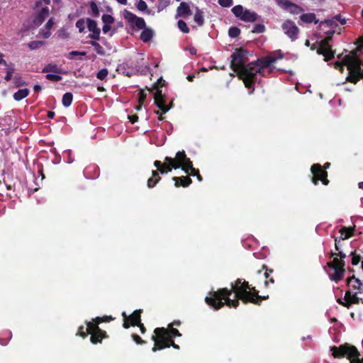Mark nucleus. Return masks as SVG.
<instances>
[{
  "label": "nucleus",
  "instance_id": "nucleus-1",
  "mask_svg": "<svg viewBox=\"0 0 363 363\" xmlns=\"http://www.w3.org/2000/svg\"><path fill=\"white\" fill-rule=\"evenodd\" d=\"M231 288H222L217 291H212L209 296L206 297V303L218 310L225 305L230 308H237L241 300L244 303H248V299L252 297L255 286H251L248 281L242 279H238L235 283H231Z\"/></svg>",
  "mask_w": 363,
  "mask_h": 363
},
{
  "label": "nucleus",
  "instance_id": "nucleus-2",
  "mask_svg": "<svg viewBox=\"0 0 363 363\" xmlns=\"http://www.w3.org/2000/svg\"><path fill=\"white\" fill-rule=\"evenodd\" d=\"M248 54L249 52L242 48L236 49L231 55L230 68L243 81L245 87L252 89L257 81V71L255 69L252 70L254 63H247Z\"/></svg>",
  "mask_w": 363,
  "mask_h": 363
},
{
  "label": "nucleus",
  "instance_id": "nucleus-3",
  "mask_svg": "<svg viewBox=\"0 0 363 363\" xmlns=\"http://www.w3.org/2000/svg\"><path fill=\"white\" fill-rule=\"evenodd\" d=\"M342 55L343 52L337 55V58L342 59V60L336 62L334 64V67L342 72L344 66H346L349 71L347 81L357 84L360 79H363V69H361L362 65H363L362 61L357 55V50H352L342 58Z\"/></svg>",
  "mask_w": 363,
  "mask_h": 363
},
{
  "label": "nucleus",
  "instance_id": "nucleus-4",
  "mask_svg": "<svg viewBox=\"0 0 363 363\" xmlns=\"http://www.w3.org/2000/svg\"><path fill=\"white\" fill-rule=\"evenodd\" d=\"M337 27V23L334 17L319 22V28H321L324 33L327 35V37L319 41V55L324 56L325 62L333 59L335 57V51L333 50L330 42Z\"/></svg>",
  "mask_w": 363,
  "mask_h": 363
},
{
  "label": "nucleus",
  "instance_id": "nucleus-5",
  "mask_svg": "<svg viewBox=\"0 0 363 363\" xmlns=\"http://www.w3.org/2000/svg\"><path fill=\"white\" fill-rule=\"evenodd\" d=\"M192 161L190 158L186 157L184 150L179 151L176 153L175 157H165L164 162H162L160 160H155L154 162V166L158 169L160 173L162 174H167L172 170L182 168L184 172L186 167H191Z\"/></svg>",
  "mask_w": 363,
  "mask_h": 363
},
{
  "label": "nucleus",
  "instance_id": "nucleus-6",
  "mask_svg": "<svg viewBox=\"0 0 363 363\" xmlns=\"http://www.w3.org/2000/svg\"><path fill=\"white\" fill-rule=\"evenodd\" d=\"M335 250L337 252L331 253V257H333V259L328 262V266L333 271V273H329L330 279L337 283L343 278L345 272L344 259L347 257L349 250L343 248L341 241L337 239H335Z\"/></svg>",
  "mask_w": 363,
  "mask_h": 363
},
{
  "label": "nucleus",
  "instance_id": "nucleus-7",
  "mask_svg": "<svg viewBox=\"0 0 363 363\" xmlns=\"http://www.w3.org/2000/svg\"><path fill=\"white\" fill-rule=\"evenodd\" d=\"M330 350L335 358H347L350 363H363V357H360L361 354L357 348L350 343L346 342L340 346H333Z\"/></svg>",
  "mask_w": 363,
  "mask_h": 363
},
{
  "label": "nucleus",
  "instance_id": "nucleus-8",
  "mask_svg": "<svg viewBox=\"0 0 363 363\" xmlns=\"http://www.w3.org/2000/svg\"><path fill=\"white\" fill-rule=\"evenodd\" d=\"M182 334L177 328H174L173 327L169 328H156L154 330V335L152 336L151 339L155 342L157 341H164L170 340H174V337H181Z\"/></svg>",
  "mask_w": 363,
  "mask_h": 363
},
{
  "label": "nucleus",
  "instance_id": "nucleus-9",
  "mask_svg": "<svg viewBox=\"0 0 363 363\" xmlns=\"http://www.w3.org/2000/svg\"><path fill=\"white\" fill-rule=\"evenodd\" d=\"M275 62V59L273 58L271 55L257 59L256 61L252 62L254 63L252 67V69H255L257 71V74H261L263 77H266L265 69L268 68L267 73L270 74L274 69V67H272V64Z\"/></svg>",
  "mask_w": 363,
  "mask_h": 363
},
{
  "label": "nucleus",
  "instance_id": "nucleus-10",
  "mask_svg": "<svg viewBox=\"0 0 363 363\" xmlns=\"http://www.w3.org/2000/svg\"><path fill=\"white\" fill-rule=\"evenodd\" d=\"M234 16L244 22H255L258 18V14L248 9L244 10L242 5H236L232 9Z\"/></svg>",
  "mask_w": 363,
  "mask_h": 363
},
{
  "label": "nucleus",
  "instance_id": "nucleus-11",
  "mask_svg": "<svg viewBox=\"0 0 363 363\" xmlns=\"http://www.w3.org/2000/svg\"><path fill=\"white\" fill-rule=\"evenodd\" d=\"M282 30L284 33L292 41L297 38L298 33L299 32L298 28L296 26L295 23L290 20L285 21L281 25Z\"/></svg>",
  "mask_w": 363,
  "mask_h": 363
},
{
  "label": "nucleus",
  "instance_id": "nucleus-12",
  "mask_svg": "<svg viewBox=\"0 0 363 363\" xmlns=\"http://www.w3.org/2000/svg\"><path fill=\"white\" fill-rule=\"evenodd\" d=\"M124 18L131 24L132 26H135L138 29H143L146 26L145 21L143 18L137 16L130 11L125 10L124 13Z\"/></svg>",
  "mask_w": 363,
  "mask_h": 363
},
{
  "label": "nucleus",
  "instance_id": "nucleus-13",
  "mask_svg": "<svg viewBox=\"0 0 363 363\" xmlns=\"http://www.w3.org/2000/svg\"><path fill=\"white\" fill-rule=\"evenodd\" d=\"M345 308H350L353 304L363 303V299L358 296L357 291H352L351 289H348L345 294Z\"/></svg>",
  "mask_w": 363,
  "mask_h": 363
},
{
  "label": "nucleus",
  "instance_id": "nucleus-14",
  "mask_svg": "<svg viewBox=\"0 0 363 363\" xmlns=\"http://www.w3.org/2000/svg\"><path fill=\"white\" fill-rule=\"evenodd\" d=\"M154 101L155 105L162 111V113H166L171 108L170 106L165 104L164 95L162 94V90L160 89H157V91L155 92Z\"/></svg>",
  "mask_w": 363,
  "mask_h": 363
},
{
  "label": "nucleus",
  "instance_id": "nucleus-15",
  "mask_svg": "<svg viewBox=\"0 0 363 363\" xmlns=\"http://www.w3.org/2000/svg\"><path fill=\"white\" fill-rule=\"evenodd\" d=\"M88 30L92 33L89 35V38L95 40L100 38L101 29L97 26L96 21L87 18L86 19Z\"/></svg>",
  "mask_w": 363,
  "mask_h": 363
},
{
  "label": "nucleus",
  "instance_id": "nucleus-16",
  "mask_svg": "<svg viewBox=\"0 0 363 363\" xmlns=\"http://www.w3.org/2000/svg\"><path fill=\"white\" fill-rule=\"evenodd\" d=\"M347 285L352 291H357L358 294L363 292V284L354 275L347 279Z\"/></svg>",
  "mask_w": 363,
  "mask_h": 363
},
{
  "label": "nucleus",
  "instance_id": "nucleus-17",
  "mask_svg": "<svg viewBox=\"0 0 363 363\" xmlns=\"http://www.w3.org/2000/svg\"><path fill=\"white\" fill-rule=\"evenodd\" d=\"M170 346H172L174 349H179V346L175 344L174 340H170L164 341H155L154 342V346L152 348V352H156L157 350H164L165 348H169Z\"/></svg>",
  "mask_w": 363,
  "mask_h": 363
},
{
  "label": "nucleus",
  "instance_id": "nucleus-18",
  "mask_svg": "<svg viewBox=\"0 0 363 363\" xmlns=\"http://www.w3.org/2000/svg\"><path fill=\"white\" fill-rule=\"evenodd\" d=\"M172 180L174 181V186L177 188L187 187L192 183L191 179L187 176L173 177Z\"/></svg>",
  "mask_w": 363,
  "mask_h": 363
},
{
  "label": "nucleus",
  "instance_id": "nucleus-19",
  "mask_svg": "<svg viewBox=\"0 0 363 363\" xmlns=\"http://www.w3.org/2000/svg\"><path fill=\"white\" fill-rule=\"evenodd\" d=\"M108 337L106 332L103 330H100L96 333H92L90 337V341L92 344L101 343L103 339H106Z\"/></svg>",
  "mask_w": 363,
  "mask_h": 363
},
{
  "label": "nucleus",
  "instance_id": "nucleus-20",
  "mask_svg": "<svg viewBox=\"0 0 363 363\" xmlns=\"http://www.w3.org/2000/svg\"><path fill=\"white\" fill-rule=\"evenodd\" d=\"M177 12L178 16L183 18H186L187 16L192 14L189 4L184 1L182 2L177 7Z\"/></svg>",
  "mask_w": 363,
  "mask_h": 363
},
{
  "label": "nucleus",
  "instance_id": "nucleus-21",
  "mask_svg": "<svg viewBox=\"0 0 363 363\" xmlns=\"http://www.w3.org/2000/svg\"><path fill=\"white\" fill-rule=\"evenodd\" d=\"M354 227H346V226H342L339 230V233L340 234V238L339 240L341 241L344 240H347L352 237L354 233Z\"/></svg>",
  "mask_w": 363,
  "mask_h": 363
},
{
  "label": "nucleus",
  "instance_id": "nucleus-22",
  "mask_svg": "<svg viewBox=\"0 0 363 363\" xmlns=\"http://www.w3.org/2000/svg\"><path fill=\"white\" fill-rule=\"evenodd\" d=\"M253 294L252 297L249 298L248 303H251L255 305L259 306L262 301L267 300L269 298V296H260L259 295V291L257 289H253Z\"/></svg>",
  "mask_w": 363,
  "mask_h": 363
},
{
  "label": "nucleus",
  "instance_id": "nucleus-23",
  "mask_svg": "<svg viewBox=\"0 0 363 363\" xmlns=\"http://www.w3.org/2000/svg\"><path fill=\"white\" fill-rule=\"evenodd\" d=\"M49 15V9L48 7L43 8L35 16L34 23L40 25Z\"/></svg>",
  "mask_w": 363,
  "mask_h": 363
},
{
  "label": "nucleus",
  "instance_id": "nucleus-24",
  "mask_svg": "<svg viewBox=\"0 0 363 363\" xmlns=\"http://www.w3.org/2000/svg\"><path fill=\"white\" fill-rule=\"evenodd\" d=\"M143 311L141 309L135 310L129 315V323L132 326H136L141 322L140 317Z\"/></svg>",
  "mask_w": 363,
  "mask_h": 363
},
{
  "label": "nucleus",
  "instance_id": "nucleus-25",
  "mask_svg": "<svg viewBox=\"0 0 363 363\" xmlns=\"http://www.w3.org/2000/svg\"><path fill=\"white\" fill-rule=\"evenodd\" d=\"M159 171L153 170L152 172V177L149 178L147 182V186L148 188H153L156 186V184L161 180V177L159 175Z\"/></svg>",
  "mask_w": 363,
  "mask_h": 363
},
{
  "label": "nucleus",
  "instance_id": "nucleus-26",
  "mask_svg": "<svg viewBox=\"0 0 363 363\" xmlns=\"http://www.w3.org/2000/svg\"><path fill=\"white\" fill-rule=\"evenodd\" d=\"M153 35V30L150 28H146L145 26L141 32L140 38L143 42L147 43L152 40Z\"/></svg>",
  "mask_w": 363,
  "mask_h": 363
},
{
  "label": "nucleus",
  "instance_id": "nucleus-27",
  "mask_svg": "<svg viewBox=\"0 0 363 363\" xmlns=\"http://www.w3.org/2000/svg\"><path fill=\"white\" fill-rule=\"evenodd\" d=\"M86 324L87 326L86 330L89 335H91L92 333H96L97 331L101 330L99 328L98 323L94 320V318L92 319L91 321L86 322Z\"/></svg>",
  "mask_w": 363,
  "mask_h": 363
},
{
  "label": "nucleus",
  "instance_id": "nucleus-28",
  "mask_svg": "<svg viewBox=\"0 0 363 363\" xmlns=\"http://www.w3.org/2000/svg\"><path fill=\"white\" fill-rule=\"evenodd\" d=\"M194 21L199 26H203L204 25L203 12L198 7L196 9Z\"/></svg>",
  "mask_w": 363,
  "mask_h": 363
},
{
  "label": "nucleus",
  "instance_id": "nucleus-29",
  "mask_svg": "<svg viewBox=\"0 0 363 363\" xmlns=\"http://www.w3.org/2000/svg\"><path fill=\"white\" fill-rule=\"evenodd\" d=\"M29 92L30 91L28 89H19L18 91L14 93L13 99L14 100L19 101L27 97L29 94Z\"/></svg>",
  "mask_w": 363,
  "mask_h": 363
},
{
  "label": "nucleus",
  "instance_id": "nucleus-30",
  "mask_svg": "<svg viewBox=\"0 0 363 363\" xmlns=\"http://www.w3.org/2000/svg\"><path fill=\"white\" fill-rule=\"evenodd\" d=\"M327 177L328 172L326 170L323 169V167L319 164V182H321L324 185H328L329 180Z\"/></svg>",
  "mask_w": 363,
  "mask_h": 363
},
{
  "label": "nucleus",
  "instance_id": "nucleus-31",
  "mask_svg": "<svg viewBox=\"0 0 363 363\" xmlns=\"http://www.w3.org/2000/svg\"><path fill=\"white\" fill-rule=\"evenodd\" d=\"M186 170L187 172H184L185 173L189 174L190 176H196L199 182L202 181L203 179L199 173V170L193 167V163H191V167H186Z\"/></svg>",
  "mask_w": 363,
  "mask_h": 363
},
{
  "label": "nucleus",
  "instance_id": "nucleus-32",
  "mask_svg": "<svg viewBox=\"0 0 363 363\" xmlns=\"http://www.w3.org/2000/svg\"><path fill=\"white\" fill-rule=\"evenodd\" d=\"M73 100V95L71 92H66L62 96V103L65 107H69Z\"/></svg>",
  "mask_w": 363,
  "mask_h": 363
},
{
  "label": "nucleus",
  "instance_id": "nucleus-33",
  "mask_svg": "<svg viewBox=\"0 0 363 363\" xmlns=\"http://www.w3.org/2000/svg\"><path fill=\"white\" fill-rule=\"evenodd\" d=\"M286 9L292 14H298L301 11H303V9L300 6L291 1L290 3H289V5L286 8Z\"/></svg>",
  "mask_w": 363,
  "mask_h": 363
},
{
  "label": "nucleus",
  "instance_id": "nucleus-34",
  "mask_svg": "<svg viewBox=\"0 0 363 363\" xmlns=\"http://www.w3.org/2000/svg\"><path fill=\"white\" fill-rule=\"evenodd\" d=\"M42 72H43V73H48V72L59 73L60 69L58 68V66L56 64L50 63V64L47 65L43 69Z\"/></svg>",
  "mask_w": 363,
  "mask_h": 363
},
{
  "label": "nucleus",
  "instance_id": "nucleus-35",
  "mask_svg": "<svg viewBox=\"0 0 363 363\" xmlns=\"http://www.w3.org/2000/svg\"><path fill=\"white\" fill-rule=\"evenodd\" d=\"M347 254H349V255L352 257L351 263L352 265L356 266L360 262L362 257L360 255L357 253L356 250H349V252H347Z\"/></svg>",
  "mask_w": 363,
  "mask_h": 363
},
{
  "label": "nucleus",
  "instance_id": "nucleus-36",
  "mask_svg": "<svg viewBox=\"0 0 363 363\" xmlns=\"http://www.w3.org/2000/svg\"><path fill=\"white\" fill-rule=\"evenodd\" d=\"M300 19L304 23L315 22L316 23L318 21L315 20V15L314 13H304L300 16Z\"/></svg>",
  "mask_w": 363,
  "mask_h": 363
},
{
  "label": "nucleus",
  "instance_id": "nucleus-37",
  "mask_svg": "<svg viewBox=\"0 0 363 363\" xmlns=\"http://www.w3.org/2000/svg\"><path fill=\"white\" fill-rule=\"evenodd\" d=\"M93 47H94V50L96 52L97 54L100 55H105V51L104 49L102 48V46L96 40L90 41L89 43Z\"/></svg>",
  "mask_w": 363,
  "mask_h": 363
},
{
  "label": "nucleus",
  "instance_id": "nucleus-38",
  "mask_svg": "<svg viewBox=\"0 0 363 363\" xmlns=\"http://www.w3.org/2000/svg\"><path fill=\"white\" fill-rule=\"evenodd\" d=\"M311 172L312 174V182L315 185H316L318 182V163L313 164L311 166Z\"/></svg>",
  "mask_w": 363,
  "mask_h": 363
},
{
  "label": "nucleus",
  "instance_id": "nucleus-39",
  "mask_svg": "<svg viewBox=\"0 0 363 363\" xmlns=\"http://www.w3.org/2000/svg\"><path fill=\"white\" fill-rule=\"evenodd\" d=\"M264 269L265 270V272L264 273V277L266 279V280H268L269 278L270 277V274L274 272V270L272 269H268L267 265L263 264L262 267V269H259L257 271V274H261L262 271Z\"/></svg>",
  "mask_w": 363,
  "mask_h": 363
},
{
  "label": "nucleus",
  "instance_id": "nucleus-40",
  "mask_svg": "<svg viewBox=\"0 0 363 363\" xmlns=\"http://www.w3.org/2000/svg\"><path fill=\"white\" fill-rule=\"evenodd\" d=\"M240 34V29L238 27L232 26L228 30V35L230 38H237Z\"/></svg>",
  "mask_w": 363,
  "mask_h": 363
},
{
  "label": "nucleus",
  "instance_id": "nucleus-41",
  "mask_svg": "<svg viewBox=\"0 0 363 363\" xmlns=\"http://www.w3.org/2000/svg\"><path fill=\"white\" fill-rule=\"evenodd\" d=\"M177 25L179 28L184 33H189V28L187 26L186 22L183 20H179L177 22Z\"/></svg>",
  "mask_w": 363,
  "mask_h": 363
},
{
  "label": "nucleus",
  "instance_id": "nucleus-42",
  "mask_svg": "<svg viewBox=\"0 0 363 363\" xmlns=\"http://www.w3.org/2000/svg\"><path fill=\"white\" fill-rule=\"evenodd\" d=\"M170 4L169 0H158L157 11H162L167 8Z\"/></svg>",
  "mask_w": 363,
  "mask_h": 363
},
{
  "label": "nucleus",
  "instance_id": "nucleus-43",
  "mask_svg": "<svg viewBox=\"0 0 363 363\" xmlns=\"http://www.w3.org/2000/svg\"><path fill=\"white\" fill-rule=\"evenodd\" d=\"M108 69L106 68H104V69H100L96 73V77H97V79H99L100 80H104L106 78V77L108 76Z\"/></svg>",
  "mask_w": 363,
  "mask_h": 363
},
{
  "label": "nucleus",
  "instance_id": "nucleus-44",
  "mask_svg": "<svg viewBox=\"0 0 363 363\" xmlns=\"http://www.w3.org/2000/svg\"><path fill=\"white\" fill-rule=\"evenodd\" d=\"M43 41H40V40H33V41H31L28 44V48L30 49V50H35V49H38L42 45H43Z\"/></svg>",
  "mask_w": 363,
  "mask_h": 363
},
{
  "label": "nucleus",
  "instance_id": "nucleus-45",
  "mask_svg": "<svg viewBox=\"0 0 363 363\" xmlns=\"http://www.w3.org/2000/svg\"><path fill=\"white\" fill-rule=\"evenodd\" d=\"M114 318L111 315H104L103 317H96L94 318V320L98 323L99 325L104 322H110Z\"/></svg>",
  "mask_w": 363,
  "mask_h": 363
},
{
  "label": "nucleus",
  "instance_id": "nucleus-46",
  "mask_svg": "<svg viewBox=\"0 0 363 363\" xmlns=\"http://www.w3.org/2000/svg\"><path fill=\"white\" fill-rule=\"evenodd\" d=\"M101 20L104 24H112L114 22L113 17L109 14H104Z\"/></svg>",
  "mask_w": 363,
  "mask_h": 363
},
{
  "label": "nucleus",
  "instance_id": "nucleus-47",
  "mask_svg": "<svg viewBox=\"0 0 363 363\" xmlns=\"http://www.w3.org/2000/svg\"><path fill=\"white\" fill-rule=\"evenodd\" d=\"M265 31V26L263 24H256L252 30L253 33H262Z\"/></svg>",
  "mask_w": 363,
  "mask_h": 363
},
{
  "label": "nucleus",
  "instance_id": "nucleus-48",
  "mask_svg": "<svg viewBox=\"0 0 363 363\" xmlns=\"http://www.w3.org/2000/svg\"><path fill=\"white\" fill-rule=\"evenodd\" d=\"M45 78L52 82H59L62 79V77L59 74H47Z\"/></svg>",
  "mask_w": 363,
  "mask_h": 363
},
{
  "label": "nucleus",
  "instance_id": "nucleus-49",
  "mask_svg": "<svg viewBox=\"0 0 363 363\" xmlns=\"http://www.w3.org/2000/svg\"><path fill=\"white\" fill-rule=\"evenodd\" d=\"M85 20L80 18L76 22V27L79 29V33H82L85 29Z\"/></svg>",
  "mask_w": 363,
  "mask_h": 363
},
{
  "label": "nucleus",
  "instance_id": "nucleus-50",
  "mask_svg": "<svg viewBox=\"0 0 363 363\" xmlns=\"http://www.w3.org/2000/svg\"><path fill=\"white\" fill-rule=\"evenodd\" d=\"M90 8L91 9L93 16L94 17H98L99 15V8H98L96 4L94 1L90 2Z\"/></svg>",
  "mask_w": 363,
  "mask_h": 363
},
{
  "label": "nucleus",
  "instance_id": "nucleus-51",
  "mask_svg": "<svg viewBox=\"0 0 363 363\" xmlns=\"http://www.w3.org/2000/svg\"><path fill=\"white\" fill-rule=\"evenodd\" d=\"M122 316L123 318V327L125 329L129 328L130 327V324L129 323V316L126 315L125 311L122 313Z\"/></svg>",
  "mask_w": 363,
  "mask_h": 363
},
{
  "label": "nucleus",
  "instance_id": "nucleus-52",
  "mask_svg": "<svg viewBox=\"0 0 363 363\" xmlns=\"http://www.w3.org/2000/svg\"><path fill=\"white\" fill-rule=\"evenodd\" d=\"M134 342L138 345H144L146 343V341L143 340L138 335L132 334L131 335Z\"/></svg>",
  "mask_w": 363,
  "mask_h": 363
},
{
  "label": "nucleus",
  "instance_id": "nucleus-53",
  "mask_svg": "<svg viewBox=\"0 0 363 363\" xmlns=\"http://www.w3.org/2000/svg\"><path fill=\"white\" fill-rule=\"evenodd\" d=\"M89 333H87L86 328H85L84 326H80L78 328V331L77 335H79L80 337L85 338Z\"/></svg>",
  "mask_w": 363,
  "mask_h": 363
},
{
  "label": "nucleus",
  "instance_id": "nucleus-54",
  "mask_svg": "<svg viewBox=\"0 0 363 363\" xmlns=\"http://www.w3.org/2000/svg\"><path fill=\"white\" fill-rule=\"evenodd\" d=\"M14 84L16 87H19L26 85V83L21 77H16L14 78Z\"/></svg>",
  "mask_w": 363,
  "mask_h": 363
},
{
  "label": "nucleus",
  "instance_id": "nucleus-55",
  "mask_svg": "<svg viewBox=\"0 0 363 363\" xmlns=\"http://www.w3.org/2000/svg\"><path fill=\"white\" fill-rule=\"evenodd\" d=\"M86 52H79V51H72L69 53V56H68V58L69 60H72L74 57L76 56H79V55H81V56H85L86 55Z\"/></svg>",
  "mask_w": 363,
  "mask_h": 363
},
{
  "label": "nucleus",
  "instance_id": "nucleus-56",
  "mask_svg": "<svg viewBox=\"0 0 363 363\" xmlns=\"http://www.w3.org/2000/svg\"><path fill=\"white\" fill-rule=\"evenodd\" d=\"M136 7L139 11H144L147 9V6L143 0H140L137 4Z\"/></svg>",
  "mask_w": 363,
  "mask_h": 363
},
{
  "label": "nucleus",
  "instance_id": "nucleus-57",
  "mask_svg": "<svg viewBox=\"0 0 363 363\" xmlns=\"http://www.w3.org/2000/svg\"><path fill=\"white\" fill-rule=\"evenodd\" d=\"M147 97V94L143 89H140L138 93V102L144 104Z\"/></svg>",
  "mask_w": 363,
  "mask_h": 363
},
{
  "label": "nucleus",
  "instance_id": "nucleus-58",
  "mask_svg": "<svg viewBox=\"0 0 363 363\" xmlns=\"http://www.w3.org/2000/svg\"><path fill=\"white\" fill-rule=\"evenodd\" d=\"M233 0H218V4L222 7H230L233 5Z\"/></svg>",
  "mask_w": 363,
  "mask_h": 363
},
{
  "label": "nucleus",
  "instance_id": "nucleus-59",
  "mask_svg": "<svg viewBox=\"0 0 363 363\" xmlns=\"http://www.w3.org/2000/svg\"><path fill=\"white\" fill-rule=\"evenodd\" d=\"M14 71H15V69H14L13 66L9 67V69H8L6 74L4 77L6 81L9 82L11 79L12 75H13V73L14 72Z\"/></svg>",
  "mask_w": 363,
  "mask_h": 363
},
{
  "label": "nucleus",
  "instance_id": "nucleus-60",
  "mask_svg": "<svg viewBox=\"0 0 363 363\" xmlns=\"http://www.w3.org/2000/svg\"><path fill=\"white\" fill-rule=\"evenodd\" d=\"M271 56L275 59V62L278 60H281L283 58L284 55L281 52V50H278V51H276L274 52H273L272 54H271Z\"/></svg>",
  "mask_w": 363,
  "mask_h": 363
},
{
  "label": "nucleus",
  "instance_id": "nucleus-61",
  "mask_svg": "<svg viewBox=\"0 0 363 363\" xmlns=\"http://www.w3.org/2000/svg\"><path fill=\"white\" fill-rule=\"evenodd\" d=\"M165 84V81L162 79V77H160L156 84L155 85L154 88L157 90V89H160L162 86H164Z\"/></svg>",
  "mask_w": 363,
  "mask_h": 363
},
{
  "label": "nucleus",
  "instance_id": "nucleus-62",
  "mask_svg": "<svg viewBox=\"0 0 363 363\" xmlns=\"http://www.w3.org/2000/svg\"><path fill=\"white\" fill-rule=\"evenodd\" d=\"M275 1L277 2V4L281 6L282 8L285 9L287 7V6L289 5V3H290L289 1L288 0H275Z\"/></svg>",
  "mask_w": 363,
  "mask_h": 363
},
{
  "label": "nucleus",
  "instance_id": "nucleus-63",
  "mask_svg": "<svg viewBox=\"0 0 363 363\" xmlns=\"http://www.w3.org/2000/svg\"><path fill=\"white\" fill-rule=\"evenodd\" d=\"M334 18H335L336 22L339 21L341 25L346 24V19L342 18L340 14H337V15L335 16Z\"/></svg>",
  "mask_w": 363,
  "mask_h": 363
},
{
  "label": "nucleus",
  "instance_id": "nucleus-64",
  "mask_svg": "<svg viewBox=\"0 0 363 363\" xmlns=\"http://www.w3.org/2000/svg\"><path fill=\"white\" fill-rule=\"evenodd\" d=\"M128 118L129 119V121L132 124H134L135 123H136L138 121V116L136 114H134V115H132V116H128Z\"/></svg>",
  "mask_w": 363,
  "mask_h": 363
}]
</instances>
